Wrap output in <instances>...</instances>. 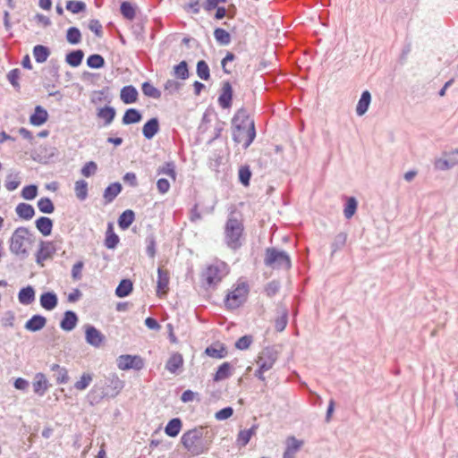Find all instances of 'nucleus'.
Masks as SVG:
<instances>
[{
	"label": "nucleus",
	"mask_w": 458,
	"mask_h": 458,
	"mask_svg": "<svg viewBox=\"0 0 458 458\" xmlns=\"http://www.w3.org/2000/svg\"><path fill=\"white\" fill-rule=\"evenodd\" d=\"M233 140L236 143H242L247 149L256 138L255 123L250 119L245 108H240L232 119Z\"/></svg>",
	"instance_id": "f257e3e1"
},
{
	"label": "nucleus",
	"mask_w": 458,
	"mask_h": 458,
	"mask_svg": "<svg viewBox=\"0 0 458 458\" xmlns=\"http://www.w3.org/2000/svg\"><path fill=\"white\" fill-rule=\"evenodd\" d=\"M181 443L191 455H200L210 449L212 435L206 427H195L182 434Z\"/></svg>",
	"instance_id": "f03ea898"
},
{
	"label": "nucleus",
	"mask_w": 458,
	"mask_h": 458,
	"mask_svg": "<svg viewBox=\"0 0 458 458\" xmlns=\"http://www.w3.org/2000/svg\"><path fill=\"white\" fill-rule=\"evenodd\" d=\"M124 387V381L119 378L117 374L111 373L106 377L104 384H96L89 393L90 403H98L104 398L116 397Z\"/></svg>",
	"instance_id": "7ed1b4c3"
},
{
	"label": "nucleus",
	"mask_w": 458,
	"mask_h": 458,
	"mask_svg": "<svg viewBox=\"0 0 458 458\" xmlns=\"http://www.w3.org/2000/svg\"><path fill=\"white\" fill-rule=\"evenodd\" d=\"M244 225L242 219L238 218L234 211H232L225 225V242L226 246L237 250L242 245Z\"/></svg>",
	"instance_id": "20e7f679"
},
{
	"label": "nucleus",
	"mask_w": 458,
	"mask_h": 458,
	"mask_svg": "<svg viewBox=\"0 0 458 458\" xmlns=\"http://www.w3.org/2000/svg\"><path fill=\"white\" fill-rule=\"evenodd\" d=\"M264 265L273 269L289 270L292 259L286 251L271 247L265 250Z\"/></svg>",
	"instance_id": "39448f33"
},
{
	"label": "nucleus",
	"mask_w": 458,
	"mask_h": 458,
	"mask_svg": "<svg viewBox=\"0 0 458 458\" xmlns=\"http://www.w3.org/2000/svg\"><path fill=\"white\" fill-rule=\"evenodd\" d=\"M30 233L27 227L20 226L14 230L10 239V251L21 259H26L29 251L26 248V242L30 243Z\"/></svg>",
	"instance_id": "423d86ee"
},
{
	"label": "nucleus",
	"mask_w": 458,
	"mask_h": 458,
	"mask_svg": "<svg viewBox=\"0 0 458 458\" xmlns=\"http://www.w3.org/2000/svg\"><path fill=\"white\" fill-rule=\"evenodd\" d=\"M249 287L246 283L237 285L233 291L227 293L225 299V305L228 310H235L242 306L246 301Z\"/></svg>",
	"instance_id": "0eeeda50"
},
{
	"label": "nucleus",
	"mask_w": 458,
	"mask_h": 458,
	"mask_svg": "<svg viewBox=\"0 0 458 458\" xmlns=\"http://www.w3.org/2000/svg\"><path fill=\"white\" fill-rule=\"evenodd\" d=\"M117 367L122 370H140L144 367L143 359L139 355H120L117 359Z\"/></svg>",
	"instance_id": "6e6552de"
},
{
	"label": "nucleus",
	"mask_w": 458,
	"mask_h": 458,
	"mask_svg": "<svg viewBox=\"0 0 458 458\" xmlns=\"http://www.w3.org/2000/svg\"><path fill=\"white\" fill-rule=\"evenodd\" d=\"M278 359V352L274 347H266L259 356L258 363L262 370H269Z\"/></svg>",
	"instance_id": "1a4fd4ad"
},
{
	"label": "nucleus",
	"mask_w": 458,
	"mask_h": 458,
	"mask_svg": "<svg viewBox=\"0 0 458 458\" xmlns=\"http://www.w3.org/2000/svg\"><path fill=\"white\" fill-rule=\"evenodd\" d=\"M85 339L86 342L96 348L100 347L105 342V335L92 325L85 326Z\"/></svg>",
	"instance_id": "9d476101"
},
{
	"label": "nucleus",
	"mask_w": 458,
	"mask_h": 458,
	"mask_svg": "<svg viewBox=\"0 0 458 458\" xmlns=\"http://www.w3.org/2000/svg\"><path fill=\"white\" fill-rule=\"evenodd\" d=\"M221 271L217 266H208L202 273L203 280L208 287L216 285L221 280Z\"/></svg>",
	"instance_id": "9b49d317"
},
{
	"label": "nucleus",
	"mask_w": 458,
	"mask_h": 458,
	"mask_svg": "<svg viewBox=\"0 0 458 458\" xmlns=\"http://www.w3.org/2000/svg\"><path fill=\"white\" fill-rule=\"evenodd\" d=\"M55 252V247L52 242H40L39 249L36 253V261L42 264L43 261L50 259Z\"/></svg>",
	"instance_id": "f8f14e48"
},
{
	"label": "nucleus",
	"mask_w": 458,
	"mask_h": 458,
	"mask_svg": "<svg viewBox=\"0 0 458 458\" xmlns=\"http://www.w3.org/2000/svg\"><path fill=\"white\" fill-rule=\"evenodd\" d=\"M233 99V88L229 81H225L223 83L221 94L218 97V104L224 108H230L232 106Z\"/></svg>",
	"instance_id": "ddd939ff"
},
{
	"label": "nucleus",
	"mask_w": 458,
	"mask_h": 458,
	"mask_svg": "<svg viewBox=\"0 0 458 458\" xmlns=\"http://www.w3.org/2000/svg\"><path fill=\"white\" fill-rule=\"evenodd\" d=\"M139 92L137 89L132 85L124 86L120 91V98L126 105L137 102Z\"/></svg>",
	"instance_id": "4468645a"
},
{
	"label": "nucleus",
	"mask_w": 458,
	"mask_h": 458,
	"mask_svg": "<svg viewBox=\"0 0 458 458\" xmlns=\"http://www.w3.org/2000/svg\"><path fill=\"white\" fill-rule=\"evenodd\" d=\"M78 316L77 314L72 310H66L64 314V318H62L60 322V327L64 331L70 332L72 329L75 328L78 323Z\"/></svg>",
	"instance_id": "2eb2a0df"
},
{
	"label": "nucleus",
	"mask_w": 458,
	"mask_h": 458,
	"mask_svg": "<svg viewBox=\"0 0 458 458\" xmlns=\"http://www.w3.org/2000/svg\"><path fill=\"white\" fill-rule=\"evenodd\" d=\"M47 318L39 314L33 315L24 325V328L30 332H38L45 327Z\"/></svg>",
	"instance_id": "dca6fc26"
},
{
	"label": "nucleus",
	"mask_w": 458,
	"mask_h": 458,
	"mask_svg": "<svg viewBox=\"0 0 458 458\" xmlns=\"http://www.w3.org/2000/svg\"><path fill=\"white\" fill-rule=\"evenodd\" d=\"M159 120L157 117L148 120L143 127L142 133L147 140H151L159 131Z\"/></svg>",
	"instance_id": "f3484780"
},
{
	"label": "nucleus",
	"mask_w": 458,
	"mask_h": 458,
	"mask_svg": "<svg viewBox=\"0 0 458 458\" xmlns=\"http://www.w3.org/2000/svg\"><path fill=\"white\" fill-rule=\"evenodd\" d=\"M50 370L54 373L53 377H55L56 384L64 385L69 382L70 377L66 368L55 363L50 365Z\"/></svg>",
	"instance_id": "a211bd4d"
},
{
	"label": "nucleus",
	"mask_w": 458,
	"mask_h": 458,
	"mask_svg": "<svg viewBox=\"0 0 458 458\" xmlns=\"http://www.w3.org/2000/svg\"><path fill=\"white\" fill-rule=\"evenodd\" d=\"M39 301L43 309L53 310L58 304V298L54 292H46L40 295Z\"/></svg>",
	"instance_id": "6ab92c4d"
},
{
	"label": "nucleus",
	"mask_w": 458,
	"mask_h": 458,
	"mask_svg": "<svg viewBox=\"0 0 458 458\" xmlns=\"http://www.w3.org/2000/svg\"><path fill=\"white\" fill-rule=\"evenodd\" d=\"M35 225L43 236H48L52 233L53 220L47 216H40L35 221Z\"/></svg>",
	"instance_id": "aec40b11"
},
{
	"label": "nucleus",
	"mask_w": 458,
	"mask_h": 458,
	"mask_svg": "<svg viewBox=\"0 0 458 458\" xmlns=\"http://www.w3.org/2000/svg\"><path fill=\"white\" fill-rule=\"evenodd\" d=\"M233 368L230 362L222 363L214 374L213 380L215 382L223 381L229 378L233 375Z\"/></svg>",
	"instance_id": "412c9836"
},
{
	"label": "nucleus",
	"mask_w": 458,
	"mask_h": 458,
	"mask_svg": "<svg viewBox=\"0 0 458 458\" xmlns=\"http://www.w3.org/2000/svg\"><path fill=\"white\" fill-rule=\"evenodd\" d=\"M47 111L41 106H37L35 112L30 117V122L32 125L40 126L47 122Z\"/></svg>",
	"instance_id": "4be33fe9"
},
{
	"label": "nucleus",
	"mask_w": 458,
	"mask_h": 458,
	"mask_svg": "<svg viewBox=\"0 0 458 458\" xmlns=\"http://www.w3.org/2000/svg\"><path fill=\"white\" fill-rule=\"evenodd\" d=\"M213 211L214 206L203 207L199 209V205L196 203L190 210V221L191 223H196L202 219V214H211Z\"/></svg>",
	"instance_id": "5701e85b"
},
{
	"label": "nucleus",
	"mask_w": 458,
	"mask_h": 458,
	"mask_svg": "<svg viewBox=\"0 0 458 458\" xmlns=\"http://www.w3.org/2000/svg\"><path fill=\"white\" fill-rule=\"evenodd\" d=\"M19 302L22 305H30L35 301V290L31 285H28L20 290L18 293Z\"/></svg>",
	"instance_id": "b1692460"
},
{
	"label": "nucleus",
	"mask_w": 458,
	"mask_h": 458,
	"mask_svg": "<svg viewBox=\"0 0 458 458\" xmlns=\"http://www.w3.org/2000/svg\"><path fill=\"white\" fill-rule=\"evenodd\" d=\"M122 191V185L120 182H113L109 184L104 191L103 197L106 204L111 203Z\"/></svg>",
	"instance_id": "393cba45"
},
{
	"label": "nucleus",
	"mask_w": 458,
	"mask_h": 458,
	"mask_svg": "<svg viewBox=\"0 0 458 458\" xmlns=\"http://www.w3.org/2000/svg\"><path fill=\"white\" fill-rule=\"evenodd\" d=\"M371 102V94L369 90H364L361 93L360 98L359 99V102L356 106V114L359 116H361L365 114V113L368 111L369 105Z\"/></svg>",
	"instance_id": "a878e982"
},
{
	"label": "nucleus",
	"mask_w": 458,
	"mask_h": 458,
	"mask_svg": "<svg viewBox=\"0 0 458 458\" xmlns=\"http://www.w3.org/2000/svg\"><path fill=\"white\" fill-rule=\"evenodd\" d=\"M115 114V109L109 106L98 108L97 113V116L104 120L105 126L109 125L114 121Z\"/></svg>",
	"instance_id": "bb28decb"
},
{
	"label": "nucleus",
	"mask_w": 458,
	"mask_h": 458,
	"mask_svg": "<svg viewBox=\"0 0 458 458\" xmlns=\"http://www.w3.org/2000/svg\"><path fill=\"white\" fill-rule=\"evenodd\" d=\"M169 276L168 273L161 267L157 269V293H165L168 289Z\"/></svg>",
	"instance_id": "cd10ccee"
},
{
	"label": "nucleus",
	"mask_w": 458,
	"mask_h": 458,
	"mask_svg": "<svg viewBox=\"0 0 458 458\" xmlns=\"http://www.w3.org/2000/svg\"><path fill=\"white\" fill-rule=\"evenodd\" d=\"M183 365V359L182 354L176 352L170 356L165 363V369L171 373H176L177 370Z\"/></svg>",
	"instance_id": "c85d7f7f"
},
{
	"label": "nucleus",
	"mask_w": 458,
	"mask_h": 458,
	"mask_svg": "<svg viewBox=\"0 0 458 458\" xmlns=\"http://www.w3.org/2000/svg\"><path fill=\"white\" fill-rule=\"evenodd\" d=\"M48 388L47 380L43 373H38L33 382V390L36 394L42 396Z\"/></svg>",
	"instance_id": "c756f323"
},
{
	"label": "nucleus",
	"mask_w": 458,
	"mask_h": 458,
	"mask_svg": "<svg viewBox=\"0 0 458 458\" xmlns=\"http://www.w3.org/2000/svg\"><path fill=\"white\" fill-rule=\"evenodd\" d=\"M15 211L18 216L24 220L31 219L35 215L34 208L30 204L23 202L17 205Z\"/></svg>",
	"instance_id": "7c9ffc66"
},
{
	"label": "nucleus",
	"mask_w": 458,
	"mask_h": 458,
	"mask_svg": "<svg viewBox=\"0 0 458 458\" xmlns=\"http://www.w3.org/2000/svg\"><path fill=\"white\" fill-rule=\"evenodd\" d=\"M142 119L141 113L136 108H129L125 111L122 123L125 125L137 123Z\"/></svg>",
	"instance_id": "2f4dec72"
},
{
	"label": "nucleus",
	"mask_w": 458,
	"mask_h": 458,
	"mask_svg": "<svg viewBox=\"0 0 458 458\" xmlns=\"http://www.w3.org/2000/svg\"><path fill=\"white\" fill-rule=\"evenodd\" d=\"M135 220V213L131 209L123 211L118 218V225L122 230L128 229Z\"/></svg>",
	"instance_id": "473e14b6"
},
{
	"label": "nucleus",
	"mask_w": 458,
	"mask_h": 458,
	"mask_svg": "<svg viewBox=\"0 0 458 458\" xmlns=\"http://www.w3.org/2000/svg\"><path fill=\"white\" fill-rule=\"evenodd\" d=\"M182 422L180 418H174L168 421L165 428V432L171 437H175L179 435Z\"/></svg>",
	"instance_id": "72a5a7b5"
},
{
	"label": "nucleus",
	"mask_w": 458,
	"mask_h": 458,
	"mask_svg": "<svg viewBox=\"0 0 458 458\" xmlns=\"http://www.w3.org/2000/svg\"><path fill=\"white\" fill-rule=\"evenodd\" d=\"M205 353L211 358L223 359L227 356L228 352L224 344H219L218 347L216 345L208 346Z\"/></svg>",
	"instance_id": "f704fd0d"
},
{
	"label": "nucleus",
	"mask_w": 458,
	"mask_h": 458,
	"mask_svg": "<svg viewBox=\"0 0 458 458\" xmlns=\"http://www.w3.org/2000/svg\"><path fill=\"white\" fill-rule=\"evenodd\" d=\"M133 289L132 282L130 279H123L115 289V295L119 298L127 297Z\"/></svg>",
	"instance_id": "c9c22d12"
},
{
	"label": "nucleus",
	"mask_w": 458,
	"mask_h": 458,
	"mask_svg": "<svg viewBox=\"0 0 458 458\" xmlns=\"http://www.w3.org/2000/svg\"><path fill=\"white\" fill-rule=\"evenodd\" d=\"M84 57V53L81 49H76L69 52L65 56L66 63L72 66V67H78Z\"/></svg>",
	"instance_id": "e433bc0d"
},
{
	"label": "nucleus",
	"mask_w": 458,
	"mask_h": 458,
	"mask_svg": "<svg viewBox=\"0 0 458 458\" xmlns=\"http://www.w3.org/2000/svg\"><path fill=\"white\" fill-rule=\"evenodd\" d=\"M119 236L114 232L113 225L109 223L106 232L105 246L107 249H114L119 243Z\"/></svg>",
	"instance_id": "4c0bfd02"
},
{
	"label": "nucleus",
	"mask_w": 458,
	"mask_h": 458,
	"mask_svg": "<svg viewBox=\"0 0 458 458\" xmlns=\"http://www.w3.org/2000/svg\"><path fill=\"white\" fill-rule=\"evenodd\" d=\"M257 428L258 426L253 425L250 428L241 430L237 436V444L240 446H245L256 433Z\"/></svg>",
	"instance_id": "58836bf2"
},
{
	"label": "nucleus",
	"mask_w": 458,
	"mask_h": 458,
	"mask_svg": "<svg viewBox=\"0 0 458 458\" xmlns=\"http://www.w3.org/2000/svg\"><path fill=\"white\" fill-rule=\"evenodd\" d=\"M50 55V50L47 47L37 45L33 48V55L37 63L42 64L46 62Z\"/></svg>",
	"instance_id": "ea45409f"
},
{
	"label": "nucleus",
	"mask_w": 458,
	"mask_h": 458,
	"mask_svg": "<svg viewBox=\"0 0 458 458\" xmlns=\"http://www.w3.org/2000/svg\"><path fill=\"white\" fill-rule=\"evenodd\" d=\"M358 201L354 197H347L344 205V215L345 218L350 219L356 213Z\"/></svg>",
	"instance_id": "a19ab883"
},
{
	"label": "nucleus",
	"mask_w": 458,
	"mask_h": 458,
	"mask_svg": "<svg viewBox=\"0 0 458 458\" xmlns=\"http://www.w3.org/2000/svg\"><path fill=\"white\" fill-rule=\"evenodd\" d=\"M157 174H165L174 181L176 179L175 164L174 161L165 162L157 168Z\"/></svg>",
	"instance_id": "79ce46f5"
},
{
	"label": "nucleus",
	"mask_w": 458,
	"mask_h": 458,
	"mask_svg": "<svg viewBox=\"0 0 458 458\" xmlns=\"http://www.w3.org/2000/svg\"><path fill=\"white\" fill-rule=\"evenodd\" d=\"M214 38L221 46H227L231 42L230 33L222 28H216L214 30Z\"/></svg>",
	"instance_id": "37998d69"
},
{
	"label": "nucleus",
	"mask_w": 458,
	"mask_h": 458,
	"mask_svg": "<svg viewBox=\"0 0 458 458\" xmlns=\"http://www.w3.org/2000/svg\"><path fill=\"white\" fill-rule=\"evenodd\" d=\"M142 92L145 96L154 99H159L162 96L161 91L154 87L150 82L145 81L141 86Z\"/></svg>",
	"instance_id": "c03bdc74"
},
{
	"label": "nucleus",
	"mask_w": 458,
	"mask_h": 458,
	"mask_svg": "<svg viewBox=\"0 0 458 458\" xmlns=\"http://www.w3.org/2000/svg\"><path fill=\"white\" fill-rule=\"evenodd\" d=\"M174 75L177 79L186 80L189 78L190 72L186 61H182L174 67Z\"/></svg>",
	"instance_id": "a18cd8bd"
},
{
	"label": "nucleus",
	"mask_w": 458,
	"mask_h": 458,
	"mask_svg": "<svg viewBox=\"0 0 458 458\" xmlns=\"http://www.w3.org/2000/svg\"><path fill=\"white\" fill-rule=\"evenodd\" d=\"M37 206L39 211L45 214H51L55 210L53 201L47 197L40 198L38 200Z\"/></svg>",
	"instance_id": "49530a36"
},
{
	"label": "nucleus",
	"mask_w": 458,
	"mask_h": 458,
	"mask_svg": "<svg viewBox=\"0 0 458 458\" xmlns=\"http://www.w3.org/2000/svg\"><path fill=\"white\" fill-rule=\"evenodd\" d=\"M75 195L80 200H85L88 197V182L84 180H79L75 182Z\"/></svg>",
	"instance_id": "de8ad7c7"
},
{
	"label": "nucleus",
	"mask_w": 458,
	"mask_h": 458,
	"mask_svg": "<svg viewBox=\"0 0 458 458\" xmlns=\"http://www.w3.org/2000/svg\"><path fill=\"white\" fill-rule=\"evenodd\" d=\"M346 241L347 234L345 233H339L338 234H336L333 242L331 243V255L343 249L346 243Z\"/></svg>",
	"instance_id": "09e8293b"
},
{
	"label": "nucleus",
	"mask_w": 458,
	"mask_h": 458,
	"mask_svg": "<svg viewBox=\"0 0 458 458\" xmlns=\"http://www.w3.org/2000/svg\"><path fill=\"white\" fill-rule=\"evenodd\" d=\"M238 175H239V182L243 186L246 187V186L250 185V178L252 175L250 165H242L239 169Z\"/></svg>",
	"instance_id": "8fccbe9b"
},
{
	"label": "nucleus",
	"mask_w": 458,
	"mask_h": 458,
	"mask_svg": "<svg viewBox=\"0 0 458 458\" xmlns=\"http://www.w3.org/2000/svg\"><path fill=\"white\" fill-rule=\"evenodd\" d=\"M120 11L122 15L127 20L132 21L135 18L136 11L130 2H123L120 5Z\"/></svg>",
	"instance_id": "3c124183"
},
{
	"label": "nucleus",
	"mask_w": 458,
	"mask_h": 458,
	"mask_svg": "<svg viewBox=\"0 0 458 458\" xmlns=\"http://www.w3.org/2000/svg\"><path fill=\"white\" fill-rule=\"evenodd\" d=\"M197 75L203 81H208L210 78V70L206 61L199 60L196 67Z\"/></svg>",
	"instance_id": "603ef678"
},
{
	"label": "nucleus",
	"mask_w": 458,
	"mask_h": 458,
	"mask_svg": "<svg viewBox=\"0 0 458 458\" xmlns=\"http://www.w3.org/2000/svg\"><path fill=\"white\" fill-rule=\"evenodd\" d=\"M66 39L72 45H77L81 41V33L77 27H71L67 30Z\"/></svg>",
	"instance_id": "864d4df0"
},
{
	"label": "nucleus",
	"mask_w": 458,
	"mask_h": 458,
	"mask_svg": "<svg viewBox=\"0 0 458 458\" xmlns=\"http://www.w3.org/2000/svg\"><path fill=\"white\" fill-rule=\"evenodd\" d=\"M87 65L92 69L102 68L105 65V59L102 55L98 54L90 55L87 58Z\"/></svg>",
	"instance_id": "5fc2aeb1"
},
{
	"label": "nucleus",
	"mask_w": 458,
	"mask_h": 458,
	"mask_svg": "<svg viewBox=\"0 0 458 458\" xmlns=\"http://www.w3.org/2000/svg\"><path fill=\"white\" fill-rule=\"evenodd\" d=\"M20 77H21V70L18 68H14L7 73L8 81L17 91H20V89H21V84L19 82Z\"/></svg>",
	"instance_id": "6e6d98bb"
},
{
	"label": "nucleus",
	"mask_w": 458,
	"mask_h": 458,
	"mask_svg": "<svg viewBox=\"0 0 458 458\" xmlns=\"http://www.w3.org/2000/svg\"><path fill=\"white\" fill-rule=\"evenodd\" d=\"M93 377L90 373H83L81 378L75 382L74 388L79 391L85 390L92 382Z\"/></svg>",
	"instance_id": "4d7b16f0"
},
{
	"label": "nucleus",
	"mask_w": 458,
	"mask_h": 458,
	"mask_svg": "<svg viewBox=\"0 0 458 458\" xmlns=\"http://www.w3.org/2000/svg\"><path fill=\"white\" fill-rule=\"evenodd\" d=\"M66 9L77 14L86 10V4L82 1L69 0L66 3Z\"/></svg>",
	"instance_id": "13d9d810"
},
{
	"label": "nucleus",
	"mask_w": 458,
	"mask_h": 458,
	"mask_svg": "<svg viewBox=\"0 0 458 458\" xmlns=\"http://www.w3.org/2000/svg\"><path fill=\"white\" fill-rule=\"evenodd\" d=\"M303 445V441L297 439L295 437H289L286 439V448L290 452L296 453Z\"/></svg>",
	"instance_id": "bf43d9fd"
},
{
	"label": "nucleus",
	"mask_w": 458,
	"mask_h": 458,
	"mask_svg": "<svg viewBox=\"0 0 458 458\" xmlns=\"http://www.w3.org/2000/svg\"><path fill=\"white\" fill-rule=\"evenodd\" d=\"M38 195V187L34 184L25 186L21 191V197L25 199H34Z\"/></svg>",
	"instance_id": "052dcab7"
},
{
	"label": "nucleus",
	"mask_w": 458,
	"mask_h": 458,
	"mask_svg": "<svg viewBox=\"0 0 458 458\" xmlns=\"http://www.w3.org/2000/svg\"><path fill=\"white\" fill-rule=\"evenodd\" d=\"M47 72L49 73L50 75V78H49V81L51 82V86L52 87H55V83H57L59 81V65L58 64H53L51 65L48 69H47ZM48 87H50V84H48L47 86H46V88L47 89Z\"/></svg>",
	"instance_id": "680f3d73"
},
{
	"label": "nucleus",
	"mask_w": 458,
	"mask_h": 458,
	"mask_svg": "<svg viewBox=\"0 0 458 458\" xmlns=\"http://www.w3.org/2000/svg\"><path fill=\"white\" fill-rule=\"evenodd\" d=\"M280 290V283L276 280L270 281L265 287V293L268 297L275 296Z\"/></svg>",
	"instance_id": "e2e57ef3"
},
{
	"label": "nucleus",
	"mask_w": 458,
	"mask_h": 458,
	"mask_svg": "<svg viewBox=\"0 0 458 458\" xmlns=\"http://www.w3.org/2000/svg\"><path fill=\"white\" fill-rule=\"evenodd\" d=\"M252 341L253 338L251 335H243L236 341L235 347L239 350H246L250 346Z\"/></svg>",
	"instance_id": "0e129e2a"
},
{
	"label": "nucleus",
	"mask_w": 458,
	"mask_h": 458,
	"mask_svg": "<svg viewBox=\"0 0 458 458\" xmlns=\"http://www.w3.org/2000/svg\"><path fill=\"white\" fill-rule=\"evenodd\" d=\"M98 170V165L94 161L87 162L82 169H81V174L85 177H89L96 174Z\"/></svg>",
	"instance_id": "69168bd1"
},
{
	"label": "nucleus",
	"mask_w": 458,
	"mask_h": 458,
	"mask_svg": "<svg viewBox=\"0 0 458 458\" xmlns=\"http://www.w3.org/2000/svg\"><path fill=\"white\" fill-rule=\"evenodd\" d=\"M164 87L165 89L169 92V94H174L175 92H178L182 89V83L174 80H167Z\"/></svg>",
	"instance_id": "338daca9"
},
{
	"label": "nucleus",
	"mask_w": 458,
	"mask_h": 458,
	"mask_svg": "<svg viewBox=\"0 0 458 458\" xmlns=\"http://www.w3.org/2000/svg\"><path fill=\"white\" fill-rule=\"evenodd\" d=\"M89 29L95 33L96 37L102 38L103 37V27L100 21L97 19H92L89 21Z\"/></svg>",
	"instance_id": "774afa93"
}]
</instances>
